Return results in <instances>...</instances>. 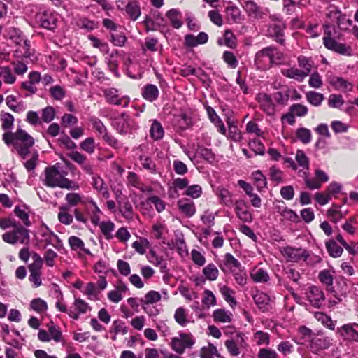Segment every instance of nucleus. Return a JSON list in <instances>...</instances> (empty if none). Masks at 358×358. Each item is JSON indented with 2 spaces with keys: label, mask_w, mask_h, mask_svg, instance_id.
<instances>
[{
  "label": "nucleus",
  "mask_w": 358,
  "mask_h": 358,
  "mask_svg": "<svg viewBox=\"0 0 358 358\" xmlns=\"http://www.w3.org/2000/svg\"><path fill=\"white\" fill-rule=\"evenodd\" d=\"M2 138L7 145H13L24 159L27 157L30 148L34 144L33 137L22 129H17L15 132H5Z\"/></svg>",
  "instance_id": "f257e3e1"
},
{
  "label": "nucleus",
  "mask_w": 358,
  "mask_h": 358,
  "mask_svg": "<svg viewBox=\"0 0 358 358\" xmlns=\"http://www.w3.org/2000/svg\"><path fill=\"white\" fill-rule=\"evenodd\" d=\"M66 173L58 164L45 168L43 184L47 187H59L67 189H78V185L66 178Z\"/></svg>",
  "instance_id": "f03ea898"
},
{
  "label": "nucleus",
  "mask_w": 358,
  "mask_h": 358,
  "mask_svg": "<svg viewBox=\"0 0 358 358\" xmlns=\"http://www.w3.org/2000/svg\"><path fill=\"white\" fill-rule=\"evenodd\" d=\"M57 298L56 308L61 313L68 314L73 320H78L80 315L85 314L92 309L89 303L80 298H75L73 305L69 308H67L65 303L63 301V294L61 291L58 292Z\"/></svg>",
  "instance_id": "7ed1b4c3"
},
{
  "label": "nucleus",
  "mask_w": 358,
  "mask_h": 358,
  "mask_svg": "<svg viewBox=\"0 0 358 358\" xmlns=\"http://www.w3.org/2000/svg\"><path fill=\"white\" fill-rule=\"evenodd\" d=\"M282 57V54L277 49L266 47L256 53L255 64L258 69L265 70L270 68L273 64H280Z\"/></svg>",
  "instance_id": "20e7f679"
},
{
  "label": "nucleus",
  "mask_w": 358,
  "mask_h": 358,
  "mask_svg": "<svg viewBox=\"0 0 358 358\" xmlns=\"http://www.w3.org/2000/svg\"><path fill=\"white\" fill-rule=\"evenodd\" d=\"M4 242L9 244H29L30 241L29 231L22 226L14 227L13 230L7 231L2 235Z\"/></svg>",
  "instance_id": "39448f33"
},
{
  "label": "nucleus",
  "mask_w": 358,
  "mask_h": 358,
  "mask_svg": "<svg viewBox=\"0 0 358 358\" xmlns=\"http://www.w3.org/2000/svg\"><path fill=\"white\" fill-rule=\"evenodd\" d=\"M36 238L39 242L43 243L45 247L52 245L56 250H59L63 246L59 237L45 224L38 229Z\"/></svg>",
  "instance_id": "423d86ee"
},
{
  "label": "nucleus",
  "mask_w": 358,
  "mask_h": 358,
  "mask_svg": "<svg viewBox=\"0 0 358 358\" xmlns=\"http://www.w3.org/2000/svg\"><path fill=\"white\" fill-rule=\"evenodd\" d=\"M195 342V338L191 334L180 333L178 336L171 339V347L176 352L181 355L186 348H192Z\"/></svg>",
  "instance_id": "0eeeda50"
},
{
  "label": "nucleus",
  "mask_w": 358,
  "mask_h": 358,
  "mask_svg": "<svg viewBox=\"0 0 358 358\" xmlns=\"http://www.w3.org/2000/svg\"><path fill=\"white\" fill-rule=\"evenodd\" d=\"M103 92V96L108 103L122 106V107H127L129 105V98L120 94L116 88H106Z\"/></svg>",
  "instance_id": "6e6552de"
},
{
  "label": "nucleus",
  "mask_w": 358,
  "mask_h": 358,
  "mask_svg": "<svg viewBox=\"0 0 358 358\" xmlns=\"http://www.w3.org/2000/svg\"><path fill=\"white\" fill-rule=\"evenodd\" d=\"M225 346L231 356L237 357L241 354V350L246 348V342L243 334L238 333L231 339L225 341Z\"/></svg>",
  "instance_id": "1a4fd4ad"
},
{
  "label": "nucleus",
  "mask_w": 358,
  "mask_h": 358,
  "mask_svg": "<svg viewBox=\"0 0 358 358\" xmlns=\"http://www.w3.org/2000/svg\"><path fill=\"white\" fill-rule=\"evenodd\" d=\"M306 298L310 304L315 308H320L325 301V296L321 288L312 285L306 291Z\"/></svg>",
  "instance_id": "9d476101"
},
{
  "label": "nucleus",
  "mask_w": 358,
  "mask_h": 358,
  "mask_svg": "<svg viewBox=\"0 0 358 358\" xmlns=\"http://www.w3.org/2000/svg\"><path fill=\"white\" fill-rule=\"evenodd\" d=\"M36 20L41 27L53 30L57 27L58 21V15L50 10L38 13L36 15Z\"/></svg>",
  "instance_id": "9b49d317"
},
{
  "label": "nucleus",
  "mask_w": 358,
  "mask_h": 358,
  "mask_svg": "<svg viewBox=\"0 0 358 358\" xmlns=\"http://www.w3.org/2000/svg\"><path fill=\"white\" fill-rule=\"evenodd\" d=\"M162 299V296L160 292L155 290H150L145 294L143 298L140 299V302L143 309L149 315H156L158 314L159 311L157 309L154 311H148V307L149 305L159 302Z\"/></svg>",
  "instance_id": "f8f14e48"
},
{
  "label": "nucleus",
  "mask_w": 358,
  "mask_h": 358,
  "mask_svg": "<svg viewBox=\"0 0 358 358\" xmlns=\"http://www.w3.org/2000/svg\"><path fill=\"white\" fill-rule=\"evenodd\" d=\"M281 252L287 261L294 262L306 261L308 256L307 252L301 248L285 247L282 249Z\"/></svg>",
  "instance_id": "ddd939ff"
},
{
  "label": "nucleus",
  "mask_w": 358,
  "mask_h": 358,
  "mask_svg": "<svg viewBox=\"0 0 358 358\" xmlns=\"http://www.w3.org/2000/svg\"><path fill=\"white\" fill-rule=\"evenodd\" d=\"M257 101L260 108L268 115L273 116L276 112V106L271 95L266 93H259L257 96Z\"/></svg>",
  "instance_id": "4468645a"
},
{
  "label": "nucleus",
  "mask_w": 358,
  "mask_h": 358,
  "mask_svg": "<svg viewBox=\"0 0 358 358\" xmlns=\"http://www.w3.org/2000/svg\"><path fill=\"white\" fill-rule=\"evenodd\" d=\"M337 333L344 340L358 341V324L353 322L343 324L337 329Z\"/></svg>",
  "instance_id": "2eb2a0df"
},
{
  "label": "nucleus",
  "mask_w": 358,
  "mask_h": 358,
  "mask_svg": "<svg viewBox=\"0 0 358 358\" xmlns=\"http://www.w3.org/2000/svg\"><path fill=\"white\" fill-rule=\"evenodd\" d=\"M323 44L325 48L342 55H350V48L345 45L338 43L335 39L331 37L328 33L327 36L323 37Z\"/></svg>",
  "instance_id": "dca6fc26"
},
{
  "label": "nucleus",
  "mask_w": 358,
  "mask_h": 358,
  "mask_svg": "<svg viewBox=\"0 0 358 358\" xmlns=\"http://www.w3.org/2000/svg\"><path fill=\"white\" fill-rule=\"evenodd\" d=\"M242 267L240 262L236 259L231 253H226L223 259L220 263V268L224 273L235 272L236 270Z\"/></svg>",
  "instance_id": "f3484780"
},
{
  "label": "nucleus",
  "mask_w": 358,
  "mask_h": 358,
  "mask_svg": "<svg viewBox=\"0 0 358 358\" xmlns=\"http://www.w3.org/2000/svg\"><path fill=\"white\" fill-rule=\"evenodd\" d=\"M118 210L122 216L128 221L132 220L134 216L133 206L128 198L117 196Z\"/></svg>",
  "instance_id": "a211bd4d"
},
{
  "label": "nucleus",
  "mask_w": 358,
  "mask_h": 358,
  "mask_svg": "<svg viewBox=\"0 0 358 358\" xmlns=\"http://www.w3.org/2000/svg\"><path fill=\"white\" fill-rule=\"evenodd\" d=\"M235 212L236 216L244 222H250L252 220V214L248 211L246 203L243 200L236 201L235 203Z\"/></svg>",
  "instance_id": "6ab92c4d"
},
{
  "label": "nucleus",
  "mask_w": 358,
  "mask_h": 358,
  "mask_svg": "<svg viewBox=\"0 0 358 358\" xmlns=\"http://www.w3.org/2000/svg\"><path fill=\"white\" fill-rule=\"evenodd\" d=\"M244 8L249 16L258 19L262 18L267 11L266 9L259 6L253 1H247L245 3Z\"/></svg>",
  "instance_id": "aec40b11"
},
{
  "label": "nucleus",
  "mask_w": 358,
  "mask_h": 358,
  "mask_svg": "<svg viewBox=\"0 0 358 358\" xmlns=\"http://www.w3.org/2000/svg\"><path fill=\"white\" fill-rule=\"evenodd\" d=\"M329 84L338 91L349 92L352 90L353 85L351 83L347 81L341 77L331 76L328 78Z\"/></svg>",
  "instance_id": "412c9836"
},
{
  "label": "nucleus",
  "mask_w": 358,
  "mask_h": 358,
  "mask_svg": "<svg viewBox=\"0 0 358 358\" xmlns=\"http://www.w3.org/2000/svg\"><path fill=\"white\" fill-rule=\"evenodd\" d=\"M68 156L76 163L78 164L82 169L88 173H92V166L87 163V157L78 151L73 150L69 153Z\"/></svg>",
  "instance_id": "4be33fe9"
},
{
  "label": "nucleus",
  "mask_w": 358,
  "mask_h": 358,
  "mask_svg": "<svg viewBox=\"0 0 358 358\" xmlns=\"http://www.w3.org/2000/svg\"><path fill=\"white\" fill-rule=\"evenodd\" d=\"M331 345L328 338L320 336L311 339L310 349L313 353H317L322 350L328 348Z\"/></svg>",
  "instance_id": "5701e85b"
},
{
  "label": "nucleus",
  "mask_w": 358,
  "mask_h": 358,
  "mask_svg": "<svg viewBox=\"0 0 358 358\" xmlns=\"http://www.w3.org/2000/svg\"><path fill=\"white\" fill-rule=\"evenodd\" d=\"M72 250L77 251L80 255H92L90 250L85 247L84 242L76 236H71L68 240Z\"/></svg>",
  "instance_id": "b1692460"
},
{
  "label": "nucleus",
  "mask_w": 358,
  "mask_h": 358,
  "mask_svg": "<svg viewBox=\"0 0 358 358\" xmlns=\"http://www.w3.org/2000/svg\"><path fill=\"white\" fill-rule=\"evenodd\" d=\"M179 210L186 217H191L196 213L194 203L188 199H181L178 201Z\"/></svg>",
  "instance_id": "393cba45"
},
{
  "label": "nucleus",
  "mask_w": 358,
  "mask_h": 358,
  "mask_svg": "<svg viewBox=\"0 0 358 358\" xmlns=\"http://www.w3.org/2000/svg\"><path fill=\"white\" fill-rule=\"evenodd\" d=\"M250 275L252 280L257 283H265L270 280L267 270L258 266L254 267L250 271Z\"/></svg>",
  "instance_id": "a878e982"
},
{
  "label": "nucleus",
  "mask_w": 358,
  "mask_h": 358,
  "mask_svg": "<svg viewBox=\"0 0 358 358\" xmlns=\"http://www.w3.org/2000/svg\"><path fill=\"white\" fill-rule=\"evenodd\" d=\"M213 317L216 323H230L233 319V314L229 310L218 308L213 311Z\"/></svg>",
  "instance_id": "bb28decb"
},
{
  "label": "nucleus",
  "mask_w": 358,
  "mask_h": 358,
  "mask_svg": "<svg viewBox=\"0 0 358 358\" xmlns=\"http://www.w3.org/2000/svg\"><path fill=\"white\" fill-rule=\"evenodd\" d=\"M252 297L255 303L262 311L264 312L268 309L270 298L266 294L256 291Z\"/></svg>",
  "instance_id": "cd10ccee"
},
{
  "label": "nucleus",
  "mask_w": 358,
  "mask_h": 358,
  "mask_svg": "<svg viewBox=\"0 0 358 358\" xmlns=\"http://www.w3.org/2000/svg\"><path fill=\"white\" fill-rule=\"evenodd\" d=\"M166 16L173 28L180 29L182 26V13L180 10L175 8L170 9L166 12Z\"/></svg>",
  "instance_id": "c85d7f7f"
},
{
  "label": "nucleus",
  "mask_w": 358,
  "mask_h": 358,
  "mask_svg": "<svg viewBox=\"0 0 358 358\" xmlns=\"http://www.w3.org/2000/svg\"><path fill=\"white\" fill-rule=\"evenodd\" d=\"M227 20L233 23H240L242 20L241 11L234 5L229 6L225 9Z\"/></svg>",
  "instance_id": "c756f323"
},
{
  "label": "nucleus",
  "mask_w": 358,
  "mask_h": 358,
  "mask_svg": "<svg viewBox=\"0 0 358 358\" xmlns=\"http://www.w3.org/2000/svg\"><path fill=\"white\" fill-rule=\"evenodd\" d=\"M283 29L282 24H273L268 27V32L271 36L275 38V41L282 44L285 41Z\"/></svg>",
  "instance_id": "7c9ffc66"
},
{
  "label": "nucleus",
  "mask_w": 358,
  "mask_h": 358,
  "mask_svg": "<svg viewBox=\"0 0 358 358\" xmlns=\"http://www.w3.org/2000/svg\"><path fill=\"white\" fill-rule=\"evenodd\" d=\"M220 291L224 299L229 305V306L231 308H234L237 305V301L234 296V291L226 285L221 287L220 288Z\"/></svg>",
  "instance_id": "2f4dec72"
},
{
  "label": "nucleus",
  "mask_w": 358,
  "mask_h": 358,
  "mask_svg": "<svg viewBox=\"0 0 358 358\" xmlns=\"http://www.w3.org/2000/svg\"><path fill=\"white\" fill-rule=\"evenodd\" d=\"M92 180V185L99 194L104 199H108L110 197V193L108 190L107 185L103 182V180L99 176H94L93 177Z\"/></svg>",
  "instance_id": "473e14b6"
},
{
  "label": "nucleus",
  "mask_w": 358,
  "mask_h": 358,
  "mask_svg": "<svg viewBox=\"0 0 358 358\" xmlns=\"http://www.w3.org/2000/svg\"><path fill=\"white\" fill-rule=\"evenodd\" d=\"M150 129V135L151 138L155 141L160 140L163 138L164 130L162 124L157 120H152Z\"/></svg>",
  "instance_id": "72a5a7b5"
},
{
  "label": "nucleus",
  "mask_w": 358,
  "mask_h": 358,
  "mask_svg": "<svg viewBox=\"0 0 358 358\" xmlns=\"http://www.w3.org/2000/svg\"><path fill=\"white\" fill-rule=\"evenodd\" d=\"M114 125L120 133L127 134L130 127L129 117L124 113L122 114L121 116L115 119Z\"/></svg>",
  "instance_id": "f704fd0d"
},
{
  "label": "nucleus",
  "mask_w": 358,
  "mask_h": 358,
  "mask_svg": "<svg viewBox=\"0 0 358 358\" xmlns=\"http://www.w3.org/2000/svg\"><path fill=\"white\" fill-rule=\"evenodd\" d=\"M47 327L50 341L52 340L55 343H59L62 341L63 336L62 331L58 326L55 324L54 322L51 321L47 324Z\"/></svg>",
  "instance_id": "c9c22d12"
},
{
  "label": "nucleus",
  "mask_w": 358,
  "mask_h": 358,
  "mask_svg": "<svg viewBox=\"0 0 358 358\" xmlns=\"http://www.w3.org/2000/svg\"><path fill=\"white\" fill-rule=\"evenodd\" d=\"M216 194L222 204L228 207L233 205L232 194L228 189L220 187L217 189Z\"/></svg>",
  "instance_id": "e433bc0d"
},
{
  "label": "nucleus",
  "mask_w": 358,
  "mask_h": 358,
  "mask_svg": "<svg viewBox=\"0 0 358 358\" xmlns=\"http://www.w3.org/2000/svg\"><path fill=\"white\" fill-rule=\"evenodd\" d=\"M14 213L25 227L31 226V222L29 220V214L26 206H15Z\"/></svg>",
  "instance_id": "4c0bfd02"
},
{
  "label": "nucleus",
  "mask_w": 358,
  "mask_h": 358,
  "mask_svg": "<svg viewBox=\"0 0 358 358\" xmlns=\"http://www.w3.org/2000/svg\"><path fill=\"white\" fill-rule=\"evenodd\" d=\"M0 120L2 129L6 131L5 132H10V130L13 127V116L9 113L2 111L0 114Z\"/></svg>",
  "instance_id": "58836bf2"
},
{
  "label": "nucleus",
  "mask_w": 358,
  "mask_h": 358,
  "mask_svg": "<svg viewBox=\"0 0 358 358\" xmlns=\"http://www.w3.org/2000/svg\"><path fill=\"white\" fill-rule=\"evenodd\" d=\"M282 73L289 78H292L298 81H302L306 77V74L303 73L301 69L295 67L282 69Z\"/></svg>",
  "instance_id": "ea45409f"
},
{
  "label": "nucleus",
  "mask_w": 358,
  "mask_h": 358,
  "mask_svg": "<svg viewBox=\"0 0 358 358\" xmlns=\"http://www.w3.org/2000/svg\"><path fill=\"white\" fill-rule=\"evenodd\" d=\"M219 356L220 354L217 348L210 343L208 345L202 347L199 352L200 358H215Z\"/></svg>",
  "instance_id": "a19ab883"
},
{
  "label": "nucleus",
  "mask_w": 358,
  "mask_h": 358,
  "mask_svg": "<svg viewBox=\"0 0 358 358\" xmlns=\"http://www.w3.org/2000/svg\"><path fill=\"white\" fill-rule=\"evenodd\" d=\"M308 173L309 171H299L298 174L300 177L303 178L308 188L310 189H320L322 186L321 182L317 179L316 177L314 178H309Z\"/></svg>",
  "instance_id": "79ce46f5"
},
{
  "label": "nucleus",
  "mask_w": 358,
  "mask_h": 358,
  "mask_svg": "<svg viewBox=\"0 0 358 358\" xmlns=\"http://www.w3.org/2000/svg\"><path fill=\"white\" fill-rule=\"evenodd\" d=\"M98 225L106 240H110L114 237L113 231L115 229V224L113 222H100Z\"/></svg>",
  "instance_id": "37998d69"
},
{
  "label": "nucleus",
  "mask_w": 358,
  "mask_h": 358,
  "mask_svg": "<svg viewBox=\"0 0 358 358\" xmlns=\"http://www.w3.org/2000/svg\"><path fill=\"white\" fill-rule=\"evenodd\" d=\"M89 203L92 206L91 208H88L91 222L94 225H98L100 222L101 211L94 200H90Z\"/></svg>",
  "instance_id": "c03bdc74"
},
{
  "label": "nucleus",
  "mask_w": 358,
  "mask_h": 358,
  "mask_svg": "<svg viewBox=\"0 0 358 358\" xmlns=\"http://www.w3.org/2000/svg\"><path fill=\"white\" fill-rule=\"evenodd\" d=\"M33 262L28 266L30 273H41V270L43 266V259L36 252L31 254Z\"/></svg>",
  "instance_id": "a18cd8bd"
},
{
  "label": "nucleus",
  "mask_w": 358,
  "mask_h": 358,
  "mask_svg": "<svg viewBox=\"0 0 358 358\" xmlns=\"http://www.w3.org/2000/svg\"><path fill=\"white\" fill-rule=\"evenodd\" d=\"M306 98L311 105L320 106L324 101V96L322 94L315 91H309L306 93Z\"/></svg>",
  "instance_id": "49530a36"
},
{
  "label": "nucleus",
  "mask_w": 358,
  "mask_h": 358,
  "mask_svg": "<svg viewBox=\"0 0 358 358\" xmlns=\"http://www.w3.org/2000/svg\"><path fill=\"white\" fill-rule=\"evenodd\" d=\"M159 95V90L155 85H148L145 87L143 92V96L144 99L149 101H153L156 100Z\"/></svg>",
  "instance_id": "de8ad7c7"
},
{
  "label": "nucleus",
  "mask_w": 358,
  "mask_h": 358,
  "mask_svg": "<svg viewBox=\"0 0 358 358\" xmlns=\"http://www.w3.org/2000/svg\"><path fill=\"white\" fill-rule=\"evenodd\" d=\"M0 77L3 78L6 84H13L16 80L15 76L8 66H0Z\"/></svg>",
  "instance_id": "09e8293b"
},
{
  "label": "nucleus",
  "mask_w": 358,
  "mask_h": 358,
  "mask_svg": "<svg viewBox=\"0 0 358 358\" xmlns=\"http://www.w3.org/2000/svg\"><path fill=\"white\" fill-rule=\"evenodd\" d=\"M132 248L138 253L144 255L146 250L150 248V243L147 238H140L132 243Z\"/></svg>",
  "instance_id": "8fccbe9b"
},
{
  "label": "nucleus",
  "mask_w": 358,
  "mask_h": 358,
  "mask_svg": "<svg viewBox=\"0 0 358 358\" xmlns=\"http://www.w3.org/2000/svg\"><path fill=\"white\" fill-rule=\"evenodd\" d=\"M30 308L39 314L45 313L48 309L47 303L41 298L33 299L29 304Z\"/></svg>",
  "instance_id": "3c124183"
},
{
  "label": "nucleus",
  "mask_w": 358,
  "mask_h": 358,
  "mask_svg": "<svg viewBox=\"0 0 358 358\" xmlns=\"http://www.w3.org/2000/svg\"><path fill=\"white\" fill-rule=\"evenodd\" d=\"M255 185L259 191L264 189L267 185V180L265 176L259 170L252 173Z\"/></svg>",
  "instance_id": "603ef678"
},
{
  "label": "nucleus",
  "mask_w": 358,
  "mask_h": 358,
  "mask_svg": "<svg viewBox=\"0 0 358 358\" xmlns=\"http://www.w3.org/2000/svg\"><path fill=\"white\" fill-rule=\"evenodd\" d=\"M295 159L299 166L302 167L301 171H309V159L303 150H298L296 151Z\"/></svg>",
  "instance_id": "864d4df0"
},
{
  "label": "nucleus",
  "mask_w": 358,
  "mask_h": 358,
  "mask_svg": "<svg viewBox=\"0 0 358 358\" xmlns=\"http://www.w3.org/2000/svg\"><path fill=\"white\" fill-rule=\"evenodd\" d=\"M205 278L210 281L215 280L219 275V271L214 264H209L203 268Z\"/></svg>",
  "instance_id": "5fc2aeb1"
},
{
  "label": "nucleus",
  "mask_w": 358,
  "mask_h": 358,
  "mask_svg": "<svg viewBox=\"0 0 358 358\" xmlns=\"http://www.w3.org/2000/svg\"><path fill=\"white\" fill-rule=\"evenodd\" d=\"M229 130L227 137L235 142H240L243 137L241 130L238 127L231 122H228Z\"/></svg>",
  "instance_id": "6e6d98bb"
},
{
  "label": "nucleus",
  "mask_w": 358,
  "mask_h": 358,
  "mask_svg": "<svg viewBox=\"0 0 358 358\" xmlns=\"http://www.w3.org/2000/svg\"><path fill=\"white\" fill-rule=\"evenodd\" d=\"M126 13L132 20H136L141 15V10L137 2H129L126 6Z\"/></svg>",
  "instance_id": "4d7b16f0"
},
{
  "label": "nucleus",
  "mask_w": 358,
  "mask_h": 358,
  "mask_svg": "<svg viewBox=\"0 0 358 358\" xmlns=\"http://www.w3.org/2000/svg\"><path fill=\"white\" fill-rule=\"evenodd\" d=\"M326 248L329 255L335 258L341 257L343 251V248L334 241H329L327 242Z\"/></svg>",
  "instance_id": "13d9d810"
},
{
  "label": "nucleus",
  "mask_w": 358,
  "mask_h": 358,
  "mask_svg": "<svg viewBox=\"0 0 358 358\" xmlns=\"http://www.w3.org/2000/svg\"><path fill=\"white\" fill-rule=\"evenodd\" d=\"M59 221L66 225H69L73 222V216L69 213V207L61 206L58 213Z\"/></svg>",
  "instance_id": "bf43d9fd"
},
{
  "label": "nucleus",
  "mask_w": 358,
  "mask_h": 358,
  "mask_svg": "<svg viewBox=\"0 0 358 358\" xmlns=\"http://www.w3.org/2000/svg\"><path fill=\"white\" fill-rule=\"evenodd\" d=\"M110 332L115 335L120 334L124 335L128 332V327L126 325L125 322L122 320H114L111 326Z\"/></svg>",
  "instance_id": "052dcab7"
},
{
  "label": "nucleus",
  "mask_w": 358,
  "mask_h": 358,
  "mask_svg": "<svg viewBox=\"0 0 358 358\" xmlns=\"http://www.w3.org/2000/svg\"><path fill=\"white\" fill-rule=\"evenodd\" d=\"M49 92L51 97L56 101H62L66 96V90L59 85L51 87Z\"/></svg>",
  "instance_id": "680f3d73"
},
{
  "label": "nucleus",
  "mask_w": 358,
  "mask_h": 358,
  "mask_svg": "<svg viewBox=\"0 0 358 358\" xmlns=\"http://www.w3.org/2000/svg\"><path fill=\"white\" fill-rule=\"evenodd\" d=\"M83 294L87 296V299L92 301L98 299L99 291L94 283L89 282L87 284L85 289L83 291Z\"/></svg>",
  "instance_id": "e2e57ef3"
},
{
  "label": "nucleus",
  "mask_w": 358,
  "mask_h": 358,
  "mask_svg": "<svg viewBox=\"0 0 358 358\" xmlns=\"http://www.w3.org/2000/svg\"><path fill=\"white\" fill-rule=\"evenodd\" d=\"M174 318L176 322L182 327H185L189 322L186 310L182 307L176 309Z\"/></svg>",
  "instance_id": "0e129e2a"
},
{
  "label": "nucleus",
  "mask_w": 358,
  "mask_h": 358,
  "mask_svg": "<svg viewBox=\"0 0 358 358\" xmlns=\"http://www.w3.org/2000/svg\"><path fill=\"white\" fill-rule=\"evenodd\" d=\"M80 148L82 150L86 152L90 155L93 154L96 148L95 141L94 138L88 137L85 138L80 143Z\"/></svg>",
  "instance_id": "69168bd1"
},
{
  "label": "nucleus",
  "mask_w": 358,
  "mask_h": 358,
  "mask_svg": "<svg viewBox=\"0 0 358 358\" xmlns=\"http://www.w3.org/2000/svg\"><path fill=\"white\" fill-rule=\"evenodd\" d=\"M236 283H238L241 286H244L247 283V274L244 268L241 267L238 269L236 270L235 272L231 273Z\"/></svg>",
  "instance_id": "338daca9"
},
{
  "label": "nucleus",
  "mask_w": 358,
  "mask_h": 358,
  "mask_svg": "<svg viewBox=\"0 0 358 358\" xmlns=\"http://www.w3.org/2000/svg\"><path fill=\"white\" fill-rule=\"evenodd\" d=\"M203 304L209 308L216 305V298L214 294L210 290H205L203 293V297L202 299Z\"/></svg>",
  "instance_id": "774afa93"
}]
</instances>
